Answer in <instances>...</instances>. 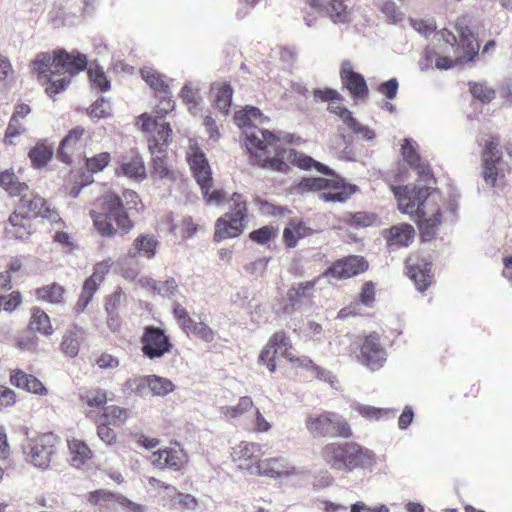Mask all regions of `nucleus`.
I'll list each match as a JSON object with an SVG mask.
<instances>
[{
	"label": "nucleus",
	"instance_id": "9b49d317",
	"mask_svg": "<svg viewBox=\"0 0 512 512\" xmlns=\"http://www.w3.org/2000/svg\"><path fill=\"white\" fill-rule=\"evenodd\" d=\"M141 121V129L145 133H155L148 139V148L150 153H154L160 148H165L171 138L172 129L168 123L159 122L151 116L142 114L139 117Z\"/></svg>",
	"mask_w": 512,
	"mask_h": 512
},
{
	"label": "nucleus",
	"instance_id": "c9c22d12",
	"mask_svg": "<svg viewBox=\"0 0 512 512\" xmlns=\"http://www.w3.org/2000/svg\"><path fill=\"white\" fill-rule=\"evenodd\" d=\"M148 391V375L130 377L122 385V392L127 396H145Z\"/></svg>",
	"mask_w": 512,
	"mask_h": 512
},
{
	"label": "nucleus",
	"instance_id": "4be33fe9",
	"mask_svg": "<svg viewBox=\"0 0 512 512\" xmlns=\"http://www.w3.org/2000/svg\"><path fill=\"white\" fill-rule=\"evenodd\" d=\"M401 150L404 160L416 171L423 182L429 184L432 181L430 167L428 164L421 161L412 140L406 138Z\"/></svg>",
	"mask_w": 512,
	"mask_h": 512
},
{
	"label": "nucleus",
	"instance_id": "ddd939ff",
	"mask_svg": "<svg viewBox=\"0 0 512 512\" xmlns=\"http://www.w3.org/2000/svg\"><path fill=\"white\" fill-rule=\"evenodd\" d=\"M20 197V208L27 210L33 216L41 217L51 222H58L60 219L57 211L51 208L39 194L28 189Z\"/></svg>",
	"mask_w": 512,
	"mask_h": 512
},
{
	"label": "nucleus",
	"instance_id": "6e6d98bb",
	"mask_svg": "<svg viewBox=\"0 0 512 512\" xmlns=\"http://www.w3.org/2000/svg\"><path fill=\"white\" fill-rule=\"evenodd\" d=\"M97 423V436L107 445L112 446L117 443L116 432L108 425L101 421H95Z\"/></svg>",
	"mask_w": 512,
	"mask_h": 512
},
{
	"label": "nucleus",
	"instance_id": "20e7f679",
	"mask_svg": "<svg viewBox=\"0 0 512 512\" xmlns=\"http://www.w3.org/2000/svg\"><path fill=\"white\" fill-rule=\"evenodd\" d=\"M320 456L331 470L351 473L373 461V453L356 442H329L321 447Z\"/></svg>",
	"mask_w": 512,
	"mask_h": 512
},
{
	"label": "nucleus",
	"instance_id": "5fc2aeb1",
	"mask_svg": "<svg viewBox=\"0 0 512 512\" xmlns=\"http://www.w3.org/2000/svg\"><path fill=\"white\" fill-rule=\"evenodd\" d=\"M379 8L386 18L392 23H398L403 20V13L397 8L392 0L383 1Z\"/></svg>",
	"mask_w": 512,
	"mask_h": 512
},
{
	"label": "nucleus",
	"instance_id": "37998d69",
	"mask_svg": "<svg viewBox=\"0 0 512 512\" xmlns=\"http://www.w3.org/2000/svg\"><path fill=\"white\" fill-rule=\"evenodd\" d=\"M468 86L472 96L483 103H489L495 98L496 91L487 82L469 81Z\"/></svg>",
	"mask_w": 512,
	"mask_h": 512
},
{
	"label": "nucleus",
	"instance_id": "6e6552de",
	"mask_svg": "<svg viewBox=\"0 0 512 512\" xmlns=\"http://www.w3.org/2000/svg\"><path fill=\"white\" fill-rule=\"evenodd\" d=\"M247 218V203L240 193H233L229 199V212L217 219L214 239L221 241L239 236L245 227Z\"/></svg>",
	"mask_w": 512,
	"mask_h": 512
},
{
	"label": "nucleus",
	"instance_id": "473e14b6",
	"mask_svg": "<svg viewBox=\"0 0 512 512\" xmlns=\"http://www.w3.org/2000/svg\"><path fill=\"white\" fill-rule=\"evenodd\" d=\"M85 130L78 126L72 129L61 141L58 149V157L64 162L69 164L71 162L72 150L76 143L81 139Z\"/></svg>",
	"mask_w": 512,
	"mask_h": 512
},
{
	"label": "nucleus",
	"instance_id": "6ab92c4d",
	"mask_svg": "<svg viewBox=\"0 0 512 512\" xmlns=\"http://www.w3.org/2000/svg\"><path fill=\"white\" fill-rule=\"evenodd\" d=\"M296 472V468L283 457L261 459L255 471L259 476H266L273 479L290 477L295 475Z\"/></svg>",
	"mask_w": 512,
	"mask_h": 512
},
{
	"label": "nucleus",
	"instance_id": "de8ad7c7",
	"mask_svg": "<svg viewBox=\"0 0 512 512\" xmlns=\"http://www.w3.org/2000/svg\"><path fill=\"white\" fill-rule=\"evenodd\" d=\"M102 283L96 276H90L87 278L82 287V293L80 295L78 305L84 309L87 304L91 301L93 295L97 291L99 285Z\"/></svg>",
	"mask_w": 512,
	"mask_h": 512
},
{
	"label": "nucleus",
	"instance_id": "8fccbe9b",
	"mask_svg": "<svg viewBox=\"0 0 512 512\" xmlns=\"http://www.w3.org/2000/svg\"><path fill=\"white\" fill-rule=\"evenodd\" d=\"M277 235V230L270 225L263 226L249 234V238L258 244H267Z\"/></svg>",
	"mask_w": 512,
	"mask_h": 512
},
{
	"label": "nucleus",
	"instance_id": "69168bd1",
	"mask_svg": "<svg viewBox=\"0 0 512 512\" xmlns=\"http://www.w3.org/2000/svg\"><path fill=\"white\" fill-rule=\"evenodd\" d=\"M21 263L16 260L10 264L8 270L0 272V288L3 290H10L12 288L11 279L12 273L21 269Z\"/></svg>",
	"mask_w": 512,
	"mask_h": 512
},
{
	"label": "nucleus",
	"instance_id": "f3484780",
	"mask_svg": "<svg viewBox=\"0 0 512 512\" xmlns=\"http://www.w3.org/2000/svg\"><path fill=\"white\" fill-rule=\"evenodd\" d=\"M80 402L87 407L86 416L95 419L107 407L108 392L100 387L85 388L79 393Z\"/></svg>",
	"mask_w": 512,
	"mask_h": 512
},
{
	"label": "nucleus",
	"instance_id": "7c9ffc66",
	"mask_svg": "<svg viewBox=\"0 0 512 512\" xmlns=\"http://www.w3.org/2000/svg\"><path fill=\"white\" fill-rule=\"evenodd\" d=\"M130 410L119 405H107L103 412L95 419L108 425L121 427L130 418Z\"/></svg>",
	"mask_w": 512,
	"mask_h": 512
},
{
	"label": "nucleus",
	"instance_id": "a18cd8bd",
	"mask_svg": "<svg viewBox=\"0 0 512 512\" xmlns=\"http://www.w3.org/2000/svg\"><path fill=\"white\" fill-rule=\"evenodd\" d=\"M152 155V166L153 171L152 174L155 175L158 178H164L169 177L171 174V171L167 167L165 157H166V149L160 148L157 151H154V153H151Z\"/></svg>",
	"mask_w": 512,
	"mask_h": 512
},
{
	"label": "nucleus",
	"instance_id": "58836bf2",
	"mask_svg": "<svg viewBox=\"0 0 512 512\" xmlns=\"http://www.w3.org/2000/svg\"><path fill=\"white\" fill-rule=\"evenodd\" d=\"M148 387L149 392L153 396L158 397H164L175 389V386L170 379L155 374L148 375Z\"/></svg>",
	"mask_w": 512,
	"mask_h": 512
},
{
	"label": "nucleus",
	"instance_id": "052dcab7",
	"mask_svg": "<svg viewBox=\"0 0 512 512\" xmlns=\"http://www.w3.org/2000/svg\"><path fill=\"white\" fill-rule=\"evenodd\" d=\"M375 284L372 281H367L363 284L359 293V302L366 307H373L375 302Z\"/></svg>",
	"mask_w": 512,
	"mask_h": 512
},
{
	"label": "nucleus",
	"instance_id": "423d86ee",
	"mask_svg": "<svg viewBox=\"0 0 512 512\" xmlns=\"http://www.w3.org/2000/svg\"><path fill=\"white\" fill-rule=\"evenodd\" d=\"M280 353L282 357L297 367L317 370L318 367L307 356L297 357L293 353V344L290 337L284 330L274 332L263 346L259 356V364L265 365L270 373L277 370L276 355Z\"/></svg>",
	"mask_w": 512,
	"mask_h": 512
},
{
	"label": "nucleus",
	"instance_id": "2f4dec72",
	"mask_svg": "<svg viewBox=\"0 0 512 512\" xmlns=\"http://www.w3.org/2000/svg\"><path fill=\"white\" fill-rule=\"evenodd\" d=\"M27 329L33 332H38L45 336L52 335L54 331L50 317L40 307H33L31 309V316L27 325Z\"/></svg>",
	"mask_w": 512,
	"mask_h": 512
},
{
	"label": "nucleus",
	"instance_id": "f03ea898",
	"mask_svg": "<svg viewBox=\"0 0 512 512\" xmlns=\"http://www.w3.org/2000/svg\"><path fill=\"white\" fill-rule=\"evenodd\" d=\"M402 213L409 214L418 224L424 241L431 240L441 224V208L438 192L429 187H393Z\"/></svg>",
	"mask_w": 512,
	"mask_h": 512
},
{
	"label": "nucleus",
	"instance_id": "bb28decb",
	"mask_svg": "<svg viewBox=\"0 0 512 512\" xmlns=\"http://www.w3.org/2000/svg\"><path fill=\"white\" fill-rule=\"evenodd\" d=\"M457 31L460 34V46L465 55L457 57L456 62L466 63L472 61L478 55L479 44L476 41L474 34L462 21L457 23Z\"/></svg>",
	"mask_w": 512,
	"mask_h": 512
},
{
	"label": "nucleus",
	"instance_id": "dca6fc26",
	"mask_svg": "<svg viewBox=\"0 0 512 512\" xmlns=\"http://www.w3.org/2000/svg\"><path fill=\"white\" fill-rule=\"evenodd\" d=\"M501 160V151L499 149L498 139H492L486 142L482 153V176L486 184L495 186L498 168L497 163Z\"/></svg>",
	"mask_w": 512,
	"mask_h": 512
},
{
	"label": "nucleus",
	"instance_id": "c85d7f7f",
	"mask_svg": "<svg viewBox=\"0 0 512 512\" xmlns=\"http://www.w3.org/2000/svg\"><path fill=\"white\" fill-rule=\"evenodd\" d=\"M71 464L76 468H82L93 457V451L87 443L81 439L71 438L67 440Z\"/></svg>",
	"mask_w": 512,
	"mask_h": 512
},
{
	"label": "nucleus",
	"instance_id": "cd10ccee",
	"mask_svg": "<svg viewBox=\"0 0 512 512\" xmlns=\"http://www.w3.org/2000/svg\"><path fill=\"white\" fill-rule=\"evenodd\" d=\"M317 280H311L304 283L292 285L287 291L288 305H285L284 310H288V306L292 309L296 305L305 301H309L313 297Z\"/></svg>",
	"mask_w": 512,
	"mask_h": 512
},
{
	"label": "nucleus",
	"instance_id": "412c9836",
	"mask_svg": "<svg viewBox=\"0 0 512 512\" xmlns=\"http://www.w3.org/2000/svg\"><path fill=\"white\" fill-rule=\"evenodd\" d=\"M340 75L344 86L355 97L361 98L367 96L368 88L364 77L353 71L352 64L349 61L342 63Z\"/></svg>",
	"mask_w": 512,
	"mask_h": 512
},
{
	"label": "nucleus",
	"instance_id": "338daca9",
	"mask_svg": "<svg viewBox=\"0 0 512 512\" xmlns=\"http://www.w3.org/2000/svg\"><path fill=\"white\" fill-rule=\"evenodd\" d=\"M2 306L6 312H13L22 303V296L19 291H13L8 295L1 296Z\"/></svg>",
	"mask_w": 512,
	"mask_h": 512
},
{
	"label": "nucleus",
	"instance_id": "e433bc0d",
	"mask_svg": "<svg viewBox=\"0 0 512 512\" xmlns=\"http://www.w3.org/2000/svg\"><path fill=\"white\" fill-rule=\"evenodd\" d=\"M414 237V229L411 225L403 224L390 229L388 243L390 246H407Z\"/></svg>",
	"mask_w": 512,
	"mask_h": 512
},
{
	"label": "nucleus",
	"instance_id": "f8f14e48",
	"mask_svg": "<svg viewBox=\"0 0 512 512\" xmlns=\"http://www.w3.org/2000/svg\"><path fill=\"white\" fill-rule=\"evenodd\" d=\"M264 452L256 442L242 441L232 449V459L238 467L255 472Z\"/></svg>",
	"mask_w": 512,
	"mask_h": 512
},
{
	"label": "nucleus",
	"instance_id": "0e129e2a",
	"mask_svg": "<svg viewBox=\"0 0 512 512\" xmlns=\"http://www.w3.org/2000/svg\"><path fill=\"white\" fill-rule=\"evenodd\" d=\"M346 124L355 134L365 140H372L375 136L374 132L369 127L360 124L353 116Z\"/></svg>",
	"mask_w": 512,
	"mask_h": 512
},
{
	"label": "nucleus",
	"instance_id": "c756f323",
	"mask_svg": "<svg viewBox=\"0 0 512 512\" xmlns=\"http://www.w3.org/2000/svg\"><path fill=\"white\" fill-rule=\"evenodd\" d=\"M211 97L215 108L222 114L227 115L232 102V87L227 84L214 83L210 89Z\"/></svg>",
	"mask_w": 512,
	"mask_h": 512
},
{
	"label": "nucleus",
	"instance_id": "680f3d73",
	"mask_svg": "<svg viewBox=\"0 0 512 512\" xmlns=\"http://www.w3.org/2000/svg\"><path fill=\"white\" fill-rule=\"evenodd\" d=\"M359 412L362 416L368 419H380L383 417H388L390 414L395 415V411L392 409H384V408H375L370 406H363L359 409Z\"/></svg>",
	"mask_w": 512,
	"mask_h": 512
},
{
	"label": "nucleus",
	"instance_id": "2eb2a0df",
	"mask_svg": "<svg viewBox=\"0 0 512 512\" xmlns=\"http://www.w3.org/2000/svg\"><path fill=\"white\" fill-rule=\"evenodd\" d=\"M314 10H324L334 23L350 20L352 0H306Z\"/></svg>",
	"mask_w": 512,
	"mask_h": 512
},
{
	"label": "nucleus",
	"instance_id": "39448f33",
	"mask_svg": "<svg viewBox=\"0 0 512 512\" xmlns=\"http://www.w3.org/2000/svg\"><path fill=\"white\" fill-rule=\"evenodd\" d=\"M90 215L95 228L104 236H111L118 230L127 233L133 227L120 196L116 194H107L99 198L94 203Z\"/></svg>",
	"mask_w": 512,
	"mask_h": 512
},
{
	"label": "nucleus",
	"instance_id": "774afa93",
	"mask_svg": "<svg viewBox=\"0 0 512 512\" xmlns=\"http://www.w3.org/2000/svg\"><path fill=\"white\" fill-rule=\"evenodd\" d=\"M91 81L100 91H107L110 88V82L107 80L102 69L89 70Z\"/></svg>",
	"mask_w": 512,
	"mask_h": 512
},
{
	"label": "nucleus",
	"instance_id": "b1692460",
	"mask_svg": "<svg viewBox=\"0 0 512 512\" xmlns=\"http://www.w3.org/2000/svg\"><path fill=\"white\" fill-rule=\"evenodd\" d=\"M86 498L90 505L99 507L100 509L108 508L110 504L113 503H118L126 507L135 505V503L125 496L105 489L91 491L87 494Z\"/></svg>",
	"mask_w": 512,
	"mask_h": 512
},
{
	"label": "nucleus",
	"instance_id": "a211bd4d",
	"mask_svg": "<svg viewBox=\"0 0 512 512\" xmlns=\"http://www.w3.org/2000/svg\"><path fill=\"white\" fill-rule=\"evenodd\" d=\"M150 459L155 467L159 469L170 468L174 471L182 470L188 462V457L182 449L170 447L153 452Z\"/></svg>",
	"mask_w": 512,
	"mask_h": 512
},
{
	"label": "nucleus",
	"instance_id": "864d4df0",
	"mask_svg": "<svg viewBox=\"0 0 512 512\" xmlns=\"http://www.w3.org/2000/svg\"><path fill=\"white\" fill-rule=\"evenodd\" d=\"M175 493L176 496L171 500L173 507L181 510H194L197 507L198 501L194 496L181 492Z\"/></svg>",
	"mask_w": 512,
	"mask_h": 512
},
{
	"label": "nucleus",
	"instance_id": "49530a36",
	"mask_svg": "<svg viewBox=\"0 0 512 512\" xmlns=\"http://www.w3.org/2000/svg\"><path fill=\"white\" fill-rule=\"evenodd\" d=\"M52 149L43 145L38 144L29 152V158L35 167H43L52 157Z\"/></svg>",
	"mask_w": 512,
	"mask_h": 512
},
{
	"label": "nucleus",
	"instance_id": "72a5a7b5",
	"mask_svg": "<svg viewBox=\"0 0 512 512\" xmlns=\"http://www.w3.org/2000/svg\"><path fill=\"white\" fill-rule=\"evenodd\" d=\"M120 170L123 175L141 181L146 178V169L141 156L124 158Z\"/></svg>",
	"mask_w": 512,
	"mask_h": 512
},
{
	"label": "nucleus",
	"instance_id": "aec40b11",
	"mask_svg": "<svg viewBox=\"0 0 512 512\" xmlns=\"http://www.w3.org/2000/svg\"><path fill=\"white\" fill-rule=\"evenodd\" d=\"M368 263L364 258H341L335 261L325 275L335 279H347L366 271Z\"/></svg>",
	"mask_w": 512,
	"mask_h": 512
},
{
	"label": "nucleus",
	"instance_id": "09e8293b",
	"mask_svg": "<svg viewBox=\"0 0 512 512\" xmlns=\"http://www.w3.org/2000/svg\"><path fill=\"white\" fill-rule=\"evenodd\" d=\"M38 337L27 329L20 333L14 340L15 347L21 351H36L38 347Z\"/></svg>",
	"mask_w": 512,
	"mask_h": 512
},
{
	"label": "nucleus",
	"instance_id": "13d9d810",
	"mask_svg": "<svg viewBox=\"0 0 512 512\" xmlns=\"http://www.w3.org/2000/svg\"><path fill=\"white\" fill-rule=\"evenodd\" d=\"M173 313L179 326L189 335V328L195 321L189 316L187 310L178 303L174 305Z\"/></svg>",
	"mask_w": 512,
	"mask_h": 512
},
{
	"label": "nucleus",
	"instance_id": "4468645a",
	"mask_svg": "<svg viewBox=\"0 0 512 512\" xmlns=\"http://www.w3.org/2000/svg\"><path fill=\"white\" fill-rule=\"evenodd\" d=\"M54 452L55 437L53 434H43L32 442L28 459L36 467L47 468Z\"/></svg>",
	"mask_w": 512,
	"mask_h": 512
},
{
	"label": "nucleus",
	"instance_id": "1a4fd4ad",
	"mask_svg": "<svg viewBox=\"0 0 512 512\" xmlns=\"http://www.w3.org/2000/svg\"><path fill=\"white\" fill-rule=\"evenodd\" d=\"M356 357L360 364L371 371H377L384 366L387 352L377 332H371L364 337Z\"/></svg>",
	"mask_w": 512,
	"mask_h": 512
},
{
	"label": "nucleus",
	"instance_id": "a878e982",
	"mask_svg": "<svg viewBox=\"0 0 512 512\" xmlns=\"http://www.w3.org/2000/svg\"><path fill=\"white\" fill-rule=\"evenodd\" d=\"M432 264L430 262L408 263L407 276L420 292H424L432 283Z\"/></svg>",
	"mask_w": 512,
	"mask_h": 512
},
{
	"label": "nucleus",
	"instance_id": "ea45409f",
	"mask_svg": "<svg viewBox=\"0 0 512 512\" xmlns=\"http://www.w3.org/2000/svg\"><path fill=\"white\" fill-rule=\"evenodd\" d=\"M35 294L42 301L58 304L63 301L65 289L58 283H52L37 288Z\"/></svg>",
	"mask_w": 512,
	"mask_h": 512
},
{
	"label": "nucleus",
	"instance_id": "9d476101",
	"mask_svg": "<svg viewBox=\"0 0 512 512\" xmlns=\"http://www.w3.org/2000/svg\"><path fill=\"white\" fill-rule=\"evenodd\" d=\"M142 353L149 359H157L169 353L173 345L167 336L159 327L146 326L140 338Z\"/></svg>",
	"mask_w": 512,
	"mask_h": 512
},
{
	"label": "nucleus",
	"instance_id": "5701e85b",
	"mask_svg": "<svg viewBox=\"0 0 512 512\" xmlns=\"http://www.w3.org/2000/svg\"><path fill=\"white\" fill-rule=\"evenodd\" d=\"M10 383L16 388L37 395H47L48 390L44 384L34 375L28 374L21 369H15L10 374Z\"/></svg>",
	"mask_w": 512,
	"mask_h": 512
},
{
	"label": "nucleus",
	"instance_id": "4c0bfd02",
	"mask_svg": "<svg viewBox=\"0 0 512 512\" xmlns=\"http://www.w3.org/2000/svg\"><path fill=\"white\" fill-rule=\"evenodd\" d=\"M0 186L11 196H21L28 190L24 182H20L13 172L4 171L0 174Z\"/></svg>",
	"mask_w": 512,
	"mask_h": 512
},
{
	"label": "nucleus",
	"instance_id": "3c124183",
	"mask_svg": "<svg viewBox=\"0 0 512 512\" xmlns=\"http://www.w3.org/2000/svg\"><path fill=\"white\" fill-rule=\"evenodd\" d=\"M189 334L207 343L215 338V332L203 322H194L189 328Z\"/></svg>",
	"mask_w": 512,
	"mask_h": 512
},
{
	"label": "nucleus",
	"instance_id": "bf43d9fd",
	"mask_svg": "<svg viewBox=\"0 0 512 512\" xmlns=\"http://www.w3.org/2000/svg\"><path fill=\"white\" fill-rule=\"evenodd\" d=\"M193 174L197 183L200 185L203 196H206L213 184L210 166H208V168L198 170Z\"/></svg>",
	"mask_w": 512,
	"mask_h": 512
},
{
	"label": "nucleus",
	"instance_id": "f257e3e1",
	"mask_svg": "<svg viewBox=\"0 0 512 512\" xmlns=\"http://www.w3.org/2000/svg\"><path fill=\"white\" fill-rule=\"evenodd\" d=\"M266 120L256 107H247L244 111L234 114V122L243 130L245 144L248 151L256 159L257 165L262 168L279 172H286L288 162L296 164L301 169L315 167L325 175H333V171L326 165L315 161L310 156L299 154L293 149H286L273 133L261 129L257 123Z\"/></svg>",
	"mask_w": 512,
	"mask_h": 512
},
{
	"label": "nucleus",
	"instance_id": "c03bdc74",
	"mask_svg": "<svg viewBox=\"0 0 512 512\" xmlns=\"http://www.w3.org/2000/svg\"><path fill=\"white\" fill-rule=\"evenodd\" d=\"M142 78L146 81L147 84H152L154 81L159 83V97L163 100L169 98L171 95L170 88L168 84L162 79V76L158 74L155 70L150 68H143L140 71Z\"/></svg>",
	"mask_w": 512,
	"mask_h": 512
},
{
	"label": "nucleus",
	"instance_id": "0eeeda50",
	"mask_svg": "<svg viewBox=\"0 0 512 512\" xmlns=\"http://www.w3.org/2000/svg\"><path fill=\"white\" fill-rule=\"evenodd\" d=\"M307 431L313 437H332L349 439L353 436L350 424L335 412L322 411L311 413L306 417Z\"/></svg>",
	"mask_w": 512,
	"mask_h": 512
},
{
	"label": "nucleus",
	"instance_id": "7ed1b4c3",
	"mask_svg": "<svg viewBox=\"0 0 512 512\" xmlns=\"http://www.w3.org/2000/svg\"><path fill=\"white\" fill-rule=\"evenodd\" d=\"M87 66V57L84 54L68 53L65 50H57L52 57L49 53H39L32 62V70L38 74L39 79L47 78L46 92L53 97L65 90L70 84L71 77Z\"/></svg>",
	"mask_w": 512,
	"mask_h": 512
},
{
	"label": "nucleus",
	"instance_id": "a19ab883",
	"mask_svg": "<svg viewBox=\"0 0 512 512\" xmlns=\"http://www.w3.org/2000/svg\"><path fill=\"white\" fill-rule=\"evenodd\" d=\"M82 331L78 328L70 330L63 336L61 342L62 352L69 356L75 357L79 352L80 340L82 339Z\"/></svg>",
	"mask_w": 512,
	"mask_h": 512
},
{
	"label": "nucleus",
	"instance_id": "603ef678",
	"mask_svg": "<svg viewBox=\"0 0 512 512\" xmlns=\"http://www.w3.org/2000/svg\"><path fill=\"white\" fill-rule=\"evenodd\" d=\"M330 180L321 177L303 178L298 189L301 191H319L329 187Z\"/></svg>",
	"mask_w": 512,
	"mask_h": 512
},
{
	"label": "nucleus",
	"instance_id": "4d7b16f0",
	"mask_svg": "<svg viewBox=\"0 0 512 512\" xmlns=\"http://www.w3.org/2000/svg\"><path fill=\"white\" fill-rule=\"evenodd\" d=\"M110 161V154L107 152L99 153L93 157L86 159V166L87 169L92 172L96 173L104 169Z\"/></svg>",
	"mask_w": 512,
	"mask_h": 512
},
{
	"label": "nucleus",
	"instance_id": "393cba45",
	"mask_svg": "<svg viewBox=\"0 0 512 512\" xmlns=\"http://www.w3.org/2000/svg\"><path fill=\"white\" fill-rule=\"evenodd\" d=\"M5 230L7 236L10 238L26 240L32 234L31 219L30 217L15 211L9 216L8 225Z\"/></svg>",
	"mask_w": 512,
	"mask_h": 512
},
{
	"label": "nucleus",
	"instance_id": "e2e57ef3",
	"mask_svg": "<svg viewBox=\"0 0 512 512\" xmlns=\"http://www.w3.org/2000/svg\"><path fill=\"white\" fill-rule=\"evenodd\" d=\"M328 111L338 115L345 124L352 117V113L342 106V98L340 95L339 98L333 99L332 101L329 102Z\"/></svg>",
	"mask_w": 512,
	"mask_h": 512
},
{
	"label": "nucleus",
	"instance_id": "79ce46f5",
	"mask_svg": "<svg viewBox=\"0 0 512 512\" xmlns=\"http://www.w3.org/2000/svg\"><path fill=\"white\" fill-rule=\"evenodd\" d=\"M253 406L254 403L251 397L242 396L236 405L222 407L221 412L228 419H237L248 412Z\"/></svg>",
	"mask_w": 512,
	"mask_h": 512
},
{
	"label": "nucleus",
	"instance_id": "f704fd0d",
	"mask_svg": "<svg viewBox=\"0 0 512 512\" xmlns=\"http://www.w3.org/2000/svg\"><path fill=\"white\" fill-rule=\"evenodd\" d=\"M159 241L154 234H140L133 242V251L136 254H144L146 256H154L158 252Z\"/></svg>",
	"mask_w": 512,
	"mask_h": 512
}]
</instances>
